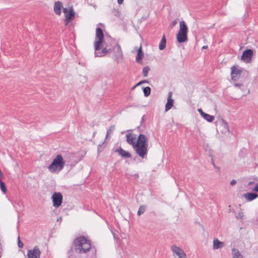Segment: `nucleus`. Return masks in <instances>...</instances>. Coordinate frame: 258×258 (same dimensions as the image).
Returning <instances> with one entry per match:
<instances>
[{
	"label": "nucleus",
	"mask_w": 258,
	"mask_h": 258,
	"mask_svg": "<svg viewBox=\"0 0 258 258\" xmlns=\"http://www.w3.org/2000/svg\"><path fill=\"white\" fill-rule=\"evenodd\" d=\"M127 142L132 146L136 153L142 158H144L148 151V139L144 135L140 134L138 136L133 133L126 135Z\"/></svg>",
	"instance_id": "nucleus-1"
},
{
	"label": "nucleus",
	"mask_w": 258,
	"mask_h": 258,
	"mask_svg": "<svg viewBox=\"0 0 258 258\" xmlns=\"http://www.w3.org/2000/svg\"><path fill=\"white\" fill-rule=\"evenodd\" d=\"M91 249L90 241L84 236L75 238L68 253L72 255L73 251L77 253H85Z\"/></svg>",
	"instance_id": "nucleus-2"
},
{
	"label": "nucleus",
	"mask_w": 258,
	"mask_h": 258,
	"mask_svg": "<svg viewBox=\"0 0 258 258\" xmlns=\"http://www.w3.org/2000/svg\"><path fill=\"white\" fill-rule=\"evenodd\" d=\"M65 161L61 155L58 154L48 167V170L52 173L59 172L64 167Z\"/></svg>",
	"instance_id": "nucleus-3"
},
{
	"label": "nucleus",
	"mask_w": 258,
	"mask_h": 258,
	"mask_svg": "<svg viewBox=\"0 0 258 258\" xmlns=\"http://www.w3.org/2000/svg\"><path fill=\"white\" fill-rule=\"evenodd\" d=\"M187 27L184 21L179 23V29L176 35L177 41L179 43L184 42L187 40Z\"/></svg>",
	"instance_id": "nucleus-4"
},
{
	"label": "nucleus",
	"mask_w": 258,
	"mask_h": 258,
	"mask_svg": "<svg viewBox=\"0 0 258 258\" xmlns=\"http://www.w3.org/2000/svg\"><path fill=\"white\" fill-rule=\"evenodd\" d=\"M104 41V34L101 28L97 27L96 29L95 40L94 42L95 50H100L101 45Z\"/></svg>",
	"instance_id": "nucleus-5"
},
{
	"label": "nucleus",
	"mask_w": 258,
	"mask_h": 258,
	"mask_svg": "<svg viewBox=\"0 0 258 258\" xmlns=\"http://www.w3.org/2000/svg\"><path fill=\"white\" fill-rule=\"evenodd\" d=\"M51 199L53 202V206L55 208L59 207L62 203V195L60 192H55L52 196Z\"/></svg>",
	"instance_id": "nucleus-6"
},
{
	"label": "nucleus",
	"mask_w": 258,
	"mask_h": 258,
	"mask_svg": "<svg viewBox=\"0 0 258 258\" xmlns=\"http://www.w3.org/2000/svg\"><path fill=\"white\" fill-rule=\"evenodd\" d=\"M253 55V52L251 49H246L243 51L240 59L245 63H249L251 61Z\"/></svg>",
	"instance_id": "nucleus-7"
},
{
	"label": "nucleus",
	"mask_w": 258,
	"mask_h": 258,
	"mask_svg": "<svg viewBox=\"0 0 258 258\" xmlns=\"http://www.w3.org/2000/svg\"><path fill=\"white\" fill-rule=\"evenodd\" d=\"M231 77L232 80L236 81L239 79L242 73V70L237 66H233L231 68Z\"/></svg>",
	"instance_id": "nucleus-8"
},
{
	"label": "nucleus",
	"mask_w": 258,
	"mask_h": 258,
	"mask_svg": "<svg viewBox=\"0 0 258 258\" xmlns=\"http://www.w3.org/2000/svg\"><path fill=\"white\" fill-rule=\"evenodd\" d=\"M114 56L115 57V60L119 62L123 59V53L121 47L118 44L114 46Z\"/></svg>",
	"instance_id": "nucleus-9"
},
{
	"label": "nucleus",
	"mask_w": 258,
	"mask_h": 258,
	"mask_svg": "<svg viewBox=\"0 0 258 258\" xmlns=\"http://www.w3.org/2000/svg\"><path fill=\"white\" fill-rule=\"evenodd\" d=\"M171 249L175 257H176V256L178 258H186L185 253L180 247L176 246H172L171 247Z\"/></svg>",
	"instance_id": "nucleus-10"
},
{
	"label": "nucleus",
	"mask_w": 258,
	"mask_h": 258,
	"mask_svg": "<svg viewBox=\"0 0 258 258\" xmlns=\"http://www.w3.org/2000/svg\"><path fill=\"white\" fill-rule=\"evenodd\" d=\"M218 131L222 134H225L229 131L228 124L224 120L220 121Z\"/></svg>",
	"instance_id": "nucleus-11"
},
{
	"label": "nucleus",
	"mask_w": 258,
	"mask_h": 258,
	"mask_svg": "<svg viewBox=\"0 0 258 258\" xmlns=\"http://www.w3.org/2000/svg\"><path fill=\"white\" fill-rule=\"evenodd\" d=\"M41 251L39 249L35 246L32 250H29L27 253V256L29 258H40Z\"/></svg>",
	"instance_id": "nucleus-12"
},
{
	"label": "nucleus",
	"mask_w": 258,
	"mask_h": 258,
	"mask_svg": "<svg viewBox=\"0 0 258 258\" xmlns=\"http://www.w3.org/2000/svg\"><path fill=\"white\" fill-rule=\"evenodd\" d=\"M75 12L72 7L70 8L68 13L65 15L64 22L66 25H67L70 22H71L75 18Z\"/></svg>",
	"instance_id": "nucleus-13"
},
{
	"label": "nucleus",
	"mask_w": 258,
	"mask_h": 258,
	"mask_svg": "<svg viewBox=\"0 0 258 258\" xmlns=\"http://www.w3.org/2000/svg\"><path fill=\"white\" fill-rule=\"evenodd\" d=\"M172 92H170L168 94L167 101L165 105V111H167L171 108L173 105L174 100L172 99Z\"/></svg>",
	"instance_id": "nucleus-14"
},
{
	"label": "nucleus",
	"mask_w": 258,
	"mask_h": 258,
	"mask_svg": "<svg viewBox=\"0 0 258 258\" xmlns=\"http://www.w3.org/2000/svg\"><path fill=\"white\" fill-rule=\"evenodd\" d=\"M62 5L60 2L57 1L54 3L53 9H54V13L57 15L59 16L61 15V9H62Z\"/></svg>",
	"instance_id": "nucleus-15"
},
{
	"label": "nucleus",
	"mask_w": 258,
	"mask_h": 258,
	"mask_svg": "<svg viewBox=\"0 0 258 258\" xmlns=\"http://www.w3.org/2000/svg\"><path fill=\"white\" fill-rule=\"evenodd\" d=\"M115 152H117L123 158H130L131 157V155L129 152L125 151L121 148L116 150Z\"/></svg>",
	"instance_id": "nucleus-16"
},
{
	"label": "nucleus",
	"mask_w": 258,
	"mask_h": 258,
	"mask_svg": "<svg viewBox=\"0 0 258 258\" xmlns=\"http://www.w3.org/2000/svg\"><path fill=\"white\" fill-rule=\"evenodd\" d=\"M112 127H113V126H110L109 128L107 131L106 138H105V140H104V142L102 144L99 145L98 147V152L101 151L104 148L105 144V143L106 142V140H107V139L108 138V136L109 135H110L111 134V133H112Z\"/></svg>",
	"instance_id": "nucleus-17"
},
{
	"label": "nucleus",
	"mask_w": 258,
	"mask_h": 258,
	"mask_svg": "<svg viewBox=\"0 0 258 258\" xmlns=\"http://www.w3.org/2000/svg\"><path fill=\"white\" fill-rule=\"evenodd\" d=\"M110 49H107L106 47L103 48L101 51L95 50V57H102L105 55V54L108 53Z\"/></svg>",
	"instance_id": "nucleus-18"
},
{
	"label": "nucleus",
	"mask_w": 258,
	"mask_h": 258,
	"mask_svg": "<svg viewBox=\"0 0 258 258\" xmlns=\"http://www.w3.org/2000/svg\"><path fill=\"white\" fill-rule=\"evenodd\" d=\"M244 197L248 201H251L256 199L258 195L253 192H247L244 194Z\"/></svg>",
	"instance_id": "nucleus-19"
},
{
	"label": "nucleus",
	"mask_w": 258,
	"mask_h": 258,
	"mask_svg": "<svg viewBox=\"0 0 258 258\" xmlns=\"http://www.w3.org/2000/svg\"><path fill=\"white\" fill-rule=\"evenodd\" d=\"M224 243L220 241L218 239H214L213 241V248L214 249H218L220 247L224 246Z\"/></svg>",
	"instance_id": "nucleus-20"
},
{
	"label": "nucleus",
	"mask_w": 258,
	"mask_h": 258,
	"mask_svg": "<svg viewBox=\"0 0 258 258\" xmlns=\"http://www.w3.org/2000/svg\"><path fill=\"white\" fill-rule=\"evenodd\" d=\"M233 258H243L240 252L236 249L233 248L232 250Z\"/></svg>",
	"instance_id": "nucleus-21"
},
{
	"label": "nucleus",
	"mask_w": 258,
	"mask_h": 258,
	"mask_svg": "<svg viewBox=\"0 0 258 258\" xmlns=\"http://www.w3.org/2000/svg\"><path fill=\"white\" fill-rule=\"evenodd\" d=\"M166 43V41L165 35H164L162 37V38L160 41V44H159V49L160 50L164 49L165 48Z\"/></svg>",
	"instance_id": "nucleus-22"
},
{
	"label": "nucleus",
	"mask_w": 258,
	"mask_h": 258,
	"mask_svg": "<svg viewBox=\"0 0 258 258\" xmlns=\"http://www.w3.org/2000/svg\"><path fill=\"white\" fill-rule=\"evenodd\" d=\"M202 117L208 122H212L214 120V116L205 113Z\"/></svg>",
	"instance_id": "nucleus-23"
},
{
	"label": "nucleus",
	"mask_w": 258,
	"mask_h": 258,
	"mask_svg": "<svg viewBox=\"0 0 258 258\" xmlns=\"http://www.w3.org/2000/svg\"><path fill=\"white\" fill-rule=\"evenodd\" d=\"M143 57V54L142 52L141 48H140L138 51L137 55L136 57V61L138 62H140L142 59Z\"/></svg>",
	"instance_id": "nucleus-24"
},
{
	"label": "nucleus",
	"mask_w": 258,
	"mask_h": 258,
	"mask_svg": "<svg viewBox=\"0 0 258 258\" xmlns=\"http://www.w3.org/2000/svg\"><path fill=\"white\" fill-rule=\"evenodd\" d=\"M0 188H1V190L4 194H5L7 192V189L6 188V184L5 183V182L2 181V180L0 181Z\"/></svg>",
	"instance_id": "nucleus-25"
},
{
	"label": "nucleus",
	"mask_w": 258,
	"mask_h": 258,
	"mask_svg": "<svg viewBox=\"0 0 258 258\" xmlns=\"http://www.w3.org/2000/svg\"><path fill=\"white\" fill-rule=\"evenodd\" d=\"M146 211V206H141L138 211L137 214L138 215H140L143 214Z\"/></svg>",
	"instance_id": "nucleus-26"
},
{
	"label": "nucleus",
	"mask_w": 258,
	"mask_h": 258,
	"mask_svg": "<svg viewBox=\"0 0 258 258\" xmlns=\"http://www.w3.org/2000/svg\"><path fill=\"white\" fill-rule=\"evenodd\" d=\"M143 91H144V95L146 96H148L150 94L151 89L149 87H146L144 88Z\"/></svg>",
	"instance_id": "nucleus-27"
},
{
	"label": "nucleus",
	"mask_w": 258,
	"mask_h": 258,
	"mask_svg": "<svg viewBox=\"0 0 258 258\" xmlns=\"http://www.w3.org/2000/svg\"><path fill=\"white\" fill-rule=\"evenodd\" d=\"M149 71V68L148 67L144 68L143 70V73L145 77H147Z\"/></svg>",
	"instance_id": "nucleus-28"
},
{
	"label": "nucleus",
	"mask_w": 258,
	"mask_h": 258,
	"mask_svg": "<svg viewBox=\"0 0 258 258\" xmlns=\"http://www.w3.org/2000/svg\"><path fill=\"white\" fill-rule=\"evenodd\" d=\"M18 246L19 248H23V243L22 242V241L20 240V237L19 236L18 237Z\"/></svg>",
	"instance_id": "nucleus-29"
},
{
	"label": "nucleus",
	"mask_w": 258,
	"mask_h": 258,
	"mask_svg": "<svg viewBox=\"0 0 258 258\" xmlns=\"http://www.w3.org/2000/svg\"><path fill=\"white\" fill-rule=\"evenodd\" d=\"M198 111L200 112V113L201 114V115L202 116H203V114L205 113V112L202 110V109L201 108H199L198 109Z\"/></svg>",
	"instance_id": "nucleus-30"
},
{
	"label": "nucleus",
	"mask_w": 258,
	"mask_h": 258,
	"mask_svg": "<svg viewBox=\"0 0 258 258\" xmlns=\"http://www.w3.org/2000/svg\"><path fill=\"white\" fill-rule=\"evenodd\" d=\"M62 11H63V12L65 14H67V13H68V10L67 8H62Z\"/></svg>",
	"instance_id": "nucleus-31"
},
{
	"label": "nucleus",
	"mask_w": 258,
	"mask_h": 258,
	"mask_svg": "<svg viewBox=\"0 0 258 258\" xmlns=\"http://www.w3.org/2000/svg\"><path fill=\"white\" fill-rule=\"evenodd\" d=\"M177 23V20H174L172 23V25H171V27L173 28Z\"/></svg>",
	"instance_id": "nucleus-32"
},
{
	"label": "nucleus",
	"mask_w": 258,
	"mask_h": 258,
	"mask_svg": "<svg viewBox=\"0 0 258 258\" xmlns=\"http://www.w3.org/2000/svg\"><path fill=\"white\" fill-rule=\"evenodd\" d=\"M236 183V181L235 180H232L230 182V184L231 185H234Z\"/></svg>",
	"instance_id": "nucleus-33"
},
{
	"label": "nucleus",
	"mask_w": 258,
	"mask_h": 258,
	"mask_svg": "<svg viewBox=\"0 0 258 258\" xmlns=\"http://www.w3.org/2000/svg\"><path fill=\"white\" fill-rule=\"evenodd\" d=\"M3 177H4V174L2 173V171L0 170V181L2 180L1 179H2V178H3Z\"/></svg>",
	"instance_id": "nucleus-34"
},
{
	"label": "nucleus",
	"mask_w": 258,
	"mask_h": 258,
	"mask_svg": "<svg viewBox=\"0 0 258 258\" xmlns=\"http://www.w3.org/2000/svg\"><path fill=\"white\" fill-rule=\"evenodd\" d=\"M253 190L254 191L258 192V184L254 187Z\"/></svg>",
	"instance_id": "nucleus-35"
},
{
	"label": "nucleus",
	"mask_w": 258,
	"mask_h": 258,
	"mask_svg": "<svg viewBox=\"0 0 258 258\" xmlns=\"http://www.w3.org/2000/svg\"><path fill=\"white\" fill-rule=\"evenodd\" d=\"M123 0H117V2L119 4H121L123 2Z\"/></svg>",
	"instance_id": "nucleus-36"
},
{
	"label": "nucleus",
	"mask_w": 258,
	"mask_h": 258,
	"mask_svg": "<svg viewBox=\"0 0 258 258\" xmlns=\"http://www.w3.org/2000/svg\"><path fill=\"white\" fill-rule=\"evenodd\" d=\"M57 221L60 222L62 221V218L60 217L59 218L57 219Z\"/></svg>",
	"instance_id": "nucleus-37"
},
{
	"label": "nucleus",
	"mask_w": 258,
	"mask_h": 258,
	"mask_svg": "<svg viewBox=\"0 0 258 258\" xmlns=\"http://www.w3.org/2000/svg\"><path fill=\"white\" fill-rule=\"evenodd\" d=\"M234 85H235V86H236V87H237V86H242V85H241V84H235Z\"/></svg>",
	"instance_id": "nucleus-38"
},
{
	"label": "nucleus",
	"mask_w": 258,
	"mask_h": 258,
	"mask_svg": "<svg viewBox=\"0 0 258 258\" xmlns=\"http://www.w3.org/2000/svg\"><path fill=\"white\" fill-rule=\"evenodd\" d=\"M207 47H208L207 46H203L202 48L203 49H206Z\"/></svg>",
	"instance_id": "nucleus-39"
},
{
	"label": "nucleus",
	"mask_w": 258,
	"mask_h": 258,
	"mask_svg": "<svg viewBox=\"0 0 258 258\" xmlns=\"http://www.w3.org/2000/svg\"><path fill=\"white\" fill-rule=\"evenodd\" d=\"M99 25H103V24H101V23H100V24H99Z\"/></svg>",
	"instance_id": "nucleus-40"
},
{
	"label": "nucleus",
	"mask_w": 258,
	"mask_h": 258,
	"mask_svg": "<svg viewBox=\"0 0 258 258\" xmlns=\"http://www.w3.org/2000/svg\"><path fill=\"white\" fill-rule=\"evenodd\" d=\"M111 230V233H113V231H112V230Z\"/></svg>",
	"instance_id": "nucleus-41"
}]
</instances>
